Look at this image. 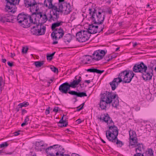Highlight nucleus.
Instances as JSON below:
<instances>
[{
  "instance_id": "1",
  "label": "nucleus",
  "mask_w": 156,
  "mask_h": 156,
  "mask_svg": "<svg viewBox=\"0 0 156 156\" xmlns=\"http://www.w3.org/2000/svg\"><path fill=\"white\" fill-rule=\"evenodd\" d=\"M98 119L105 122L108 125V129L106 131V136L108 140L112 143H115L117 146L121 147L124 144L123 143L119 140L117 137L119 133L118 128L114 125L112 121L108 114H101Z\"/></svg>"
},
{
  "instance_id": "2",
  "label": "nucleus",
  "mask_w": 156,
  "mask_h": 156,
  "mask_svg": "<svg viewBox=\"0 0 156 156\" xmlns=\"http://www.w3.org/2000/svg\"><path fill=\"white\" fill-rule=\"evenodd\" d=\"M30 20L32 24H36L31 28V33L36 35H43L45 34L46 27L43 25L48 20V13L46 15L42 12H34L31 15Z\"/></svg>"
},
{
  "instance_id": "3",
  "label": "nucleus",
  "mask_w": 156,
  "mask_h": 156,
  "mask_svg": "<svg viewBox=\"0 0 156 156\" xmlns=\"http://www.w3.org/2000/svg\"><path fill=\"white\" fill-rule=\"evenodd\" d=\"M89 13L91 16L90 18L92 19V22L93 23L89 25L87 31L89 34L90 35V34L96 33V30L97 27L94 24H101L104 20L105 15L93 7L89 9Z\"/></svg>"
},
{
  "instance_id": "4",
  "label": "nucleus",
  "mask_w": 156,
  "mask_h": 156,
  "mask_svg": "<svg viewBox=\"0 0 156 156\" xmlns=\"http://www.w3.org/2000/svg\"><path fill=\"white\" fill-rule=\"evenodd\" d=\"M112 104V107L117 108L119 105V100L117 94L106 91L101 95L99 106L102 110H106L108 104Z\"/></svg>"
},
{
  "instance_id": "5",
  "label": "nucleus",
  "mask_w": 156,
  "mask_h": 156,
  "mask_svg": "<svg viewBox=\"0 0 156 156\" xmlns=\"http://www.w3.org/2000/svg\"><path fill=\"white\" fill-rule=\"evenodd\" d=\"M69 86V83L67 82L64 83L61 85L58 88L59 91L62 94H67L68 93L72 95H76L77 97H82L87 96V95L85 92H77L73 90H71Z\"/></svg>"
},
{
  "instance_id": "6",
  "label": "nucleus",
  "mask_w": 156,
  "mask_h": 156,
  "mask_svg": "<svg viewBox=\"0 0 156 156\" xmlns=\"http://www.w3.org/2000/svg\"><path fill=\"white\" fill-rule=\"evenodd\" d=\"M31 15H28L24 14L23 12L19 14L17 16L18 22L25 27H29L30 24H32V20H30Z\"/></svg>"
},
{
  "instance_id": "7",
  "label": "nucleus",
  "mask_w": 156,
  "mask_h": 156,
  "mask_svg": "<svg viewBox=\"0 0 156 156\" xmlns=\"http://www.w3.org/2000/svg\"><path fill=\"white\" fill-rule=\"evenodd\" d=\"M65 32L61 27L53 30L51 34V37L53 41L52 44H58V41H57L62 38Z\"/></svg>"
},
{
  "instance_id": "8",
  "label": "nucleus",
  "mask_w": 156,
  "mask_h": 156,
  "mask_svg": "<svg viewBox=\"0 0 156 156\" xmlns=\"http://www.w3.org/2000/svg\"><path fill=\"white\" fill-rule=\"evenodd\" d=\"M134 75L133 71L129 70H126L120 73V76L122 78L123 82L125 83H130Z\"/></svg>"
},
{
  "instance_id": "9",
  "label": "nucleus",
  "mask_w": 156,
  "mask_h": 156,
  "mask_svg": "<svg viewBox=\"0 0 156 156\" xmlns=\"http://www.w3.org/2000/svg\"><path fill=\"white\" fill-rule=\"evenodd\" d=\"M90 36L87 31H80L76 34V39L79 42H83L87 41Z\"/></svg>"
},
{
  "instance_id": "10",
  "label": "nucleus",
  "mask_w": 156,
  "mask_h": 156,
  "mask_svg": "<svg viewBox=\"0 0 156 156\" xmlns=\"http://www.w3.org/2000/svg\"><path fill=\"white\" fill-rule=\"evenodd\" d=\"M153 64L151 63V64L148 66L147 70L142 73V77L144 80H150L152 79V76L153 75Z\"/></svg>"
},
{
  "instance_id": "11",
  "label": "nucleus",
  "mask_w": 156,
  "mask_h": 156,
  "mask_svg": "<svg viewBox=\"0 0 156 156\" xmlns=\"http://www.w3.org/2000/svg\"><path fill=\"white\" fill-rule=\"evenodd\" d=\"M7 4L5 7L6 9L9 10L11 12H16L17 7L16 5H18L20 0H6Z\"/></svg>"
},
{
  "instance_id": "12",
  "label": "nucleus",
  "mask_w": 156,
  "mask_h": 156,
  "mask_svg": "<svg viewBox=\"0 0 156 156\" xmlns=\"http://www.w3.org/2000/svg\"><path fill=\"white\" fill-rule=\"evenodd\" d=\"M31 1L30 0L26 1L25 2V6L27 8L30 7V9L31 11H32V10L33 11H37L39 9V5H43V4L42 3H38L37 4L36 2L35 1V0H32Z\"/></svg>"
},
{
  "instance_id": "13",
  "label": "nucleus",
  "mask_w": 156,
  "mask_h": 156,
  "mask_svg": "<svg viewBox=\"0 0 156 156\" xmlns=\"http://www.w3.org/2000/svg\"><path fill=\"white\" fill-rule=\"evenodd\" d=\"M107 52V50L100 49L95 51L92 55V59L97 61L102 59Z\"/></svg>"
},
{
  "instance_id": "14",
  "label": "nucleus",
  "mask_w": 156,
  "mask_h": 156,
  "mask_svg": "<svg viewBox=\"0 0 156 156\" xmlns=\"http://www.w3.org/2000/svg\"><path fill=\"white\" fill-rule=\"evenodd\" d=\"M147 67L143 62L140 64L135 65L133 67V71L135 73H143L147 69Z\"/></svg>"
},
{
  "instance_id": "15",
  "label": "nucleus",
  "mask_w": 156,
  "mask_h": 156,
  "mask_svg": "<svg viewBox=\"0 0 156 156\" xmlns=\"http://www.w3.org/2000/svg\"><path fill=\"white\" fill-rule=\"evenodd\" d=\"M61 5V12L63 13L65 15H68L71 12L72 8L69 3H63Z\"/></svg>"
},
{
  "instance_id": "16",
  "label": "nucleus",
  "mask_w": 156,
  "mask_h": 156,
  "mask_svg": "<svg viewBox=\"0 0 156 156\" xmlns=\"http://www.w3.org/2000/svg\"><path fill=\"white\" fill-rule=\"evenodd\" d=\"M122 82H123L122 78L120 76V73H119L118 77L114 78L113 81L110 83L112 90H115L118 86L119 83Z\"/></svg>"
},
{
  "instance_id": "17",
  "label": "nucleus",
  "mask_w": 156,
  "mask_h": 156,
  "mask_svg": "<svg viewBox=\"0 0 156 156\" xmlns=\"http://www.w3.org/2000/svg\"><path fill=\"white\" fill-rule=\"evenodd\" d=\"M12 16L9 14L0 15V22L3 23L12 22Z\"/></svg>"
},
{
  "instance_id": "18",
  "label": "nucleus",
  "mask_w": 156,
  "mask_h": 156,
  "mask_svg": "<svg viewBox=\"0 0 156 156\" xmlns=\"http://www.w3.org/2000/svg\"><path fill=\"white\" fill-rule=\"evenodd\" d=\"M48 16L49 21L51 22L52 20L55 21L58 20L59 17V15L57 12L53 13L50 11L48 13Z\"/></svg>"
},
{
  "instance_id": "19",
  "label": "nucleus",
  "mask_w": 156,
  "mask_h": 156,
  "mask_svg": "<svg viewBox=\"0 0 156 156\" xmlns=\"http://www.w3.org/2000/svg\"><path fill=\"white\" fill-rule=\"evenodd\" d=\"M92 58L93 57L91 56L85 55L83 57V60L82 61L83 63H84L85 64H89L90 63L91 59H92Z\"/></svg>"
},
{
  "instance_id": "20",
  "label": "nucleus",
  "mask_w": 156,
  "mask_h": 156,
  "mask_svg": "<svg viewBox=\"0 0 156 156\" xmlns=\"http://www.w3.org/2000/svg\"><path fill=\"white\" fill-rule=\"evenodd\" d=\"M76 77V76L75 77V80H73V82H71L70 83H69V86L70 88V87L75 88L79 84L80 80H77V78Z\"/></svg>"
},
{
  "instance_id": "21",
  "label": "nucleus",
  "mask_w": 156,
  "mask_h": 156,
  "mask_svg": "<svg viewBox=\"0 0 156 156\" xmlns=\"http://www.w3.org/2000/svg\"><path fill=\"white\" fill-rule=\"evenodd\" d=\"M63 23V22L60 21L52 23L51 26L52 30L53 31L56 29H58L59 28H58L57 27L62 25Z\"/></svg>"
},
{
  "instance_id": "22",
  "label": "nucleus",
  "mask_w": 156,
  "mask_h": 156,
  "mask_svg": "<svg viewBox=\"0 0 156 156\" xmlns=\"http://www.w3.org/2000/svg\"><path fill=\"white\" fill-rule=\"evenodd\" d=\"M135 147H137L135 149V151L136 153L141 152L142 150L144 149V145L142 143H137L135 145Z\"/></svg>"
},
{
  "instance_id": "23",
  "label": "nucleus",
  "mask_w": 156,
  "mask_h": 156,
  "mask_svg": "<svg viewBox=\"0 0 156 156\" xmlns=\"http://www.w3.org/2000/svg\"><path fill=\"white\" fill-rule=\"evenodd\" d=\"M61 5L60 4H58V8L56 6H55L52 5V7L50 8V9H52V11L51 12H61Z\"/></svg>"
},
{
  "instance_id": "24",
  "label": "nucleus",
  "mask_w": 156,
  "mask_h": 156,
  "mask_svg": "<svg viewBox=\"0 0 156 156\" xmlns=\"http://www.w3.org/2000/svg\"><path fill=\"white\" fill-rule=\"evenodd\" d=\"M138 143L137 138H129V145L130 146L135 145Z\"/></svg>"
},
{
  "instance_id": "25",
  "label": "nucleus",
  "mask_w": 156,
  "mask_h": 156,
  "mask_svg": "<svg viewBox=\"0 0 156 156\" xmlns=\"http://www.w3.org/2000/svg\"><path fill=\"white\" fill-rule=\"evenodd\" d=\"M53 0H44V5L46 7H48L49 9L52 7Z\"/></svg>"
},
{
  "instance_id": "26",
  "label": "nucleus",
  "mask_w": 156,
  "mask_h": 156,
  "mask_svg": "<svg viewBox=\"0 0 156 156\" xmlns=\"http://www.w3.org/2000/svg\"><path fill=\"white\" fill-rule=\"evenodd\" d=\"M153 153L154 151L151 148H148L146 151V154H147V156H154Z\"/></svg>"
},
{
  "instance_id": "27",
  "label": "nucleus",
  "mask_w": 156,
  "mask_h": 156,
  "mask_svg": "<svg viewBox=\"0 0 156 156\" xmlns=\"http://www.w3.org/2000/svg\"><path fill=\"white\" fill-rule=\"evenodd\" d=\"M44 61H38L35 62H34L35 65L37 67H41L42 65H43L44 64Z\"/></svg>"
},
{
  "instance_id": "28",
  "label": "nucleus",
  "mask_w": 156,
  "mask_h": 156,
  "mask_svg": "<svg viewBox=\"0 0 156 156\" xmlns=\"http://www.w3.org/2000/svg\"><path fill=\"white\" fill-rule=\"evenodd\" d=\"M64 152H62L61 151H58L56 153V156H70L68 154H64Z\"/></svg>"
},
{
  "instance_id": "29",
  "label": "nucleus",
  "mask_w": 156,
  "mask_h": 156,
  "mask_svg": "<svg viewBox=\"0 0 156 156\" xmlns=\"http://www.w3.org/2000/svg\"><path fill=\"white\" fill-rule=\"evenodd\" d=\"M129 138H137L136 133L134 131L130 130L129 132Z\"/></svg>"
},
{
  "instance_id": "30",
  "label": "nucleus",
  "mask_w": 156,
  "mask_h": 156,
  "mask_svg": "<svg viewBox=\"0 0 156 156\" xmlns=\"http://www.w3.org/2000/svg\"><path fill=\"white\" fill-rule=\"evenodd\" d=\"M29 105V104L27 102H24L22 103L19 104L18 106L21 108L23 107H26Z\"/></svg>"
},
{
  "instance_id": "31",
  "label": "nucleus",
  "mask_w": 156,
  "mask_h": 156,
  "mask_svg": "<svg viewBox=\"0 0 156 156\" xmlns=\"http://www.w3.org/2000/svg\"><path fill=\"white\" fill-rule=\"evenodd\" d=\"M97 28H96V33H100L102 31L103 29H104V26H103V27H101L100 28H99V27L97 25H96Z\"/></svg>"
},
{
  "instance_id": "32",
  "label": "nucleus",
  "mask_w": 156,
  "mask_h": 156,
  "mask_svg": "<svg viewBox=\"0 0 156 156\" xmlns=\"http://www.w3.org/2000/svg\"><path fill=\"white\" fill-rule=\"evenodd\" d=\"M113 58L112 56L110 55H109L106 56L105 58V60L107 61L106 62L109 61Z\"/></svg>"
},
{
  "instance_id": "33",
  "label": "nucleus",
  "mask_w": 156,
  "mask_h": 156,
  "mask_svg": "<svg viewBox=\"0 0 156 156\" xmlns=\"http://www.w3.org/2000/svg\"><path fill=\"white\" fill-rule=\"evenodd\" d=\"M70 35L69 34H68L64 36V40L65 42H66L67 41L69 43L70 42V39H68L67 38L68 37H70Z\"/></svg>"
},
{
  "instance_id": "34",
  "label": "nucleus",
  "mask_w": 156,
  "mask_h": 156,
  "mask_svg": "<svg viewBox=\"0 0 156 156\" xmlns=\"http://www.w3.org/2000/svg\"><path fill=\"white\" fill-rule=\"evenodd\" d=\"M58 126L59 127H66L68 125V122H66L65 123H60V121L58 123Z\"/></svg>"
},
{
  "instance_id": "35",
  "label": "nucleus",
  "mask_w": 156,
  "mask_h": 156,
  "mask_svg": "<svg viewBox=\"0 0 156 156\" xmlns=\"http://www.w3.org/2000/svg\"><path fill=\"white\" fill-rule=\"evenodd\" d=\"M56 146H58V145H54L52 146H50V147H48V148H46V151L47 152V154H50L48 152V151L50 150H51L52 148H53V147H55Z\"/></svg>"
},
{
  "instance_id": "36",
  "label": "nucleus",
  "mask_w": 156,
  "mask_h": 156,
  "mask_svg": "<svg viewBox=\"0 0 156 156\" xmlns=\"http://www.w3.org/2000/svg\"><path fill=\"white\" fill-rule=\"evenodd\" d=\"M84 105V103H83L81 104L80 105L77 107L76 111L77 112L80 111L81 110H82L83 108V107Z\"/></svg>"
},
{
  "instance_id": "37",
  "label": "nucleus",
  "mask_w": 156,
  "mask_h": 156,
  "mask_svg": "<svg viewBox=\"0 0 156 156\" xmlns=\"http://www.w3.org/2000/svg\"><path fill=\"white\" fill-rule=\"evenodd\" d=\"M51 70L55 73H58V69L56 67H54V66H52L51 67Z\"/></svg>"
},
{
  "instance_id": "38",
  "label": "nucleus",
  "mask_w": 156,
  "mask_h": 156,
  "mask_svg": "<svg viewBox=\"0 0 156 156\" xmlns=\"http://www.w3.org/2000/svg\"><path fill=\"white\" fill-rule=\"evenodd\" d=\"M8 144L6 142H5L1 144L0 147L1 148L7 147L8 146Z\"/></svg>"
},
{
  "instance_id": "39",
  "label": "nucleus",
  "mask_w": 156,
  "mask_h": 156,
  "mask_svg": "<svg viewBox=\"0 0 156 156\" xmlns=\"http://www.w3.org/2000/svg\"><path fill=\"white\" fill-rule=\"evenodd\" d=\"M28 49V48L27 47L25 48L24 47H23L22 50V52L24 54H26L27 53Z\"/></svg>"
},
{
  "instance_id": "40",
  "label": "nucleus",
  "mask_w": 156,
  "mask_h": 156,
  "mask_svg": "<svg viewBox=\"0 0 156 156\" xmlns=\"http://www.w3.org/2000/svg\"><path fill=\"white\" fill-rule=\"evenodd\" d=\"M95 68H90L88 69L87 70V71L88 72H91V73H95L96 71Z\"/></svg>"
},
{
  "instance_id": "41",
  "label": "nucleus",
  "mask_w": 156,
  "mask_h": 156,
  "mask_svg": "<svg viewBox=\"0 0 156 156\" xmlns=\"http://www.w3.org/2000/svg\"><path fill=\"white\" fill-rule=\"evenodd\" d=\"M65 116V115H63L62 116V117L61 119L60 120V123H65L66 122H68L66 120V119L63 120V117Z\"/></svg>"
},
{
  "instance_id": "42",
  "label": "nucleus",
  "mask_w": 156,
  "mask_h": 156,
  "mask_svg": "<svg viewBox=\"0 0 156 156\" xmlns=\"http://www.w3.org/2000/svg\"><path fill=\"white\" fill-rule=\"evenodd\" d=\"M46 57L47 60H49V61H51L53 58V57L50 54H48L47 55Z\"/></svg>"
},
{
  "instance_id": "43",
  "label": "nucleus",
  "mask_w": 156,
  "mask_h": 156,
  "mask_svg": "<svg viewBox=\"0 0 156 156\" xmlns=\"http://www.w3.org/2000/svg\"><path fill=\"white\" fill-rule=\"evenodd\" d=\"M95 70H96V71H95L96 73H98V74H101L103 73L104 71V70H100L99 69H96Z\"/></svg>"
},
{
  "instance_id": "44",
  "label": "nucleus",
  "mask_w": 156,
  "mask_h": 156,
  "mask_svg": "<svg viewBox=\"0 0 156 156\" xmlns=\"http://www.w3.org/2000/svg\"><path fill=\"white\" fill-rule=\"evenodd\" d=\"M29 116H27L26 117V118L25 119L24 121L23 122L24 123H26L27 125V122H28L29 120Z\"/></svg>"
},
{
  "instance_id": "45",
  "label": "nucleus",
  "mask_w": 156,
  "mask_h": 156,
  "mask_svg": "<svg viewBox=\"0 0 156 156\" xmlns=\"http://www.w3.org/2000/svg\"><path fill=\"white\" fill-rule=\"evenodd\" d=\"M50 107H48L46 110L45 113L46 115L50 113Z\"/></svg>"
},
{
  "instance_id": "46",
  "label": "nucleus",
  "mask_w": 156,
  "mask_h": 156,
  "mask_svg": "<svg viewBox=\"0 0 156 156\" xmlns=\"http://www.w3.org/2000/svg\"><path fill=\"white\" fill-rule=\"evenodd\" d=\"M58 108H59L58 107H55L53 109V111L55 112H57L58 111Z\"/></svg>"
},
{
  "instance_id": "47",
  "label": "nucleus",
  "mask_w": 156,
  "mask_h": 156,
  "mask_svg": "<svg viewBox=\"0 0 156 156\" xmlns=\"http://www.w3.org/2000/svg\"><path fill=\"white\" fill-rule=\"evenodd\" d=\"M8 65L10 67H12L13 66V62H7Z\"/></svg>"
},
{
  "instance_id": "48",
  "label": "nucleus",
  "mask_w": 156,
  "mask_h": 156,
  "mask_svg": "<svg viewBox=\"0 0 156 156\" xmlns=\"http://www.w3.org/2000/svg\"><path fill=\"white\" fill-rule=\"evenodd\" d=\"M83 121H82L81 119H78L77 120H76V122L78 124H79L81 123Z\"/></svg>"
},
{
  "instance_id": "49",
  "label": "nucleus",
  "mask_w": 156,
  "mask_h": 156,
  "mask_svg": "<svg viewBox=\"0 0 156 156\" xmlns=\"http://www.w3.org/2000/svg\"><path fill=\"white\" fill-rule=\"evenodd\" d=\"M20 131H19L16 132H14V136H18L20 134L19 132H20Z\"/></svg>"
},
{
  "instance_id": "50",
  "label": "nucleus",
  "mask_w": 156,
  "mask_h": 156,
  "mask_svg": "<svg viewBox=\"0 0 156 156\" xmlns=\"http://www.w3.org/2000/svg\"><path fill=\"white\" fill-rule=\"evenodd\" d=\"M58 147V146H55V147H53V148H52V149L53 150H55V149L56 150H55V151H57V152L58 151V150L59 149H58H58H57V148Z\"/></svg>"
},
{
  "instance_id": "51",
  "label": "nucleus",
  "mask_w": 156,
  "mask_h": 156,
  "mask_svg": "<svg viewBox=\"0 0 156 156\" xmlns=\"http://www.w3.org/2000/svg\"><path fill=\"white\" fill-rule=\"evenodd\" d=\"M58 1H59V3L58 4H61L62 3H65V2H64V0H58Z\"/></svg>"
},
{
  "instance_id": "52",
  "label": "nucleus",
  "mask_w": 156,
  "mask_h": 156,
  "mask_svg": "<svg viewBox=\"0 0 156 156\" xmlns=\"http://www.w3.org/2000/svg\"><path fill=\"white\" fill-rule=\"evenodd\" d=\"M22 114L23 115L24 113L27 112V111L25 109H23L22 111Z\"/></svg>"
},
{
  "instance_id": "53",
  "label": "nucleus",
  "mask_w": 156,
  "mask_h": 156,
  "mask_svg": "<svg viewBox=\"0 0 156 156\" xmlns=\"http://www.w3.org/2000/svg\"><path fill=\"white\" fill-rule=\"evenodd\" d=\"M74 96H74L73 97V99H74L75 100V101H74V102H75L78 101V100L77 99V98H76L77 97H78L76 95H74Z\"/></svg>"
},
{
  "instance_id": "54",
  "label": "nucleus",
  "mask_w": 156,
  "mask_h": 156,
  "mask_svg": "<svg viewBox=\"0 0 156 156\" xmlns=\"http://www.w3.org/2000/svg\"><path fill=\"white\" fill-rule=\"evenodd\" d=\"M2 80H3L2 77V76H0V86H1V85H2L1 83L2 81Z\"/></svg>"
},
{
  "instance_id": "55",
  "label": "nucleus",
  "mask_w": 156,
  "mask_h": 156,
  "mask_svg": "<svg viewBox=\"0 0 156 156\" xmlns=\"http://www.w3.org/2000/svg\"><path fill=\"white\" fill-rule=\"evenodd\" d=\"M84 82H85L87 83L88 84H89L90 82V80H86Z\"/></svg>"
},
{
  "instance_id": "56",
  "label": "nucleus",
  "mask_w": 156,
  "mask_h": 156,
  "mask_svg": "<svg viewBox=\"0 0 156 156\" xmlns=\"http://www.w3.org/2000/svg\"><path fill=\"white\" fill-rule=\"evenodd\" d=\"M138 44L136 42H135L133 43V47H136L137 45H138Z\"/></svg>"
},
{
  "instance_id": "57",
  "label": "nucleus",
  "mask_w": 156,
  "mask_h": 156,
  "mask_svg": "<svg viewBox=\"0 0 156 156\" xmlns=\"http://www.w3.org/2000/svg\"><path fill=\"white\" fill-rule=\"evenodd\" d=\"M11 57H13L15 55L14 53H11Z\"/></svg>"
},
{
  "instance_id": "58",
  "label": "nucleus",
  "mask_w": 156,
  "mask_h": 156,
  "mask_svg": "<svg viewBox=\"0 0 156 156\" xmlns=\"http://www.w3.org/2000/svg\"><path fill=\"white\" fill-rule=\"evenodd\" d=\"M20 107L19 106V107H17L16 108V111L17 112H19V111H20Z\"/></svg>"
},
{
  "instance_id": "59",
  "label": "nucleus",
  "mask_w": 156,
  "mask_h": 156,
  "mask_svg": "<svg viewBox=\"0 0 156 156\" xmlns=\"http://www.w3.org/2000/svg\"><path fill=\"white\" fill-rule=\"evenodd\" d=\"M26 125H27V124H26V123H24V122H23L22 124H21V126H22V127H23L24 126Z\"/></svg>"
},
{
  "instance_id": "60",
  "label": "nucleus",
  "mask_w": 156,
  "mask_h": 156,
  "mask_svg": "<svg viewBox=\"0 0 156 156\" xmlns=\"http://www.w3.org/2000/svg\"><path fill=\"white\" fill-rule=\"evenodd\" d=\"M6 61V59H2V62L3 63L5 62Z\"/></svg>"
},
{
  "instance_id": "61",
  "label": "nucleus",
  "mask_w": 156,
  "mask_h": 156,
  "mask_svg": "<svg viewBox=\"0 0 156 156\" xmlns=\"http://www.w3.org/2000/svg\"><path fill=\"white\" fill-rule=\"evenodd\" d=\"M81 76H79L78 79L77 80H80L79 81V83L81 81Z\"/></svg>"
},
{
  "instance_id": "62",
  "label": "nucleus",
  "mask_w": 156,
  "mask_h": 156,
  "mask_svg": "<svg viewBox=\"0 0 156 156\" xmlns=\"http://www.w3.org/2000/svg\"><path fill=\"white\" fill-rule=\"evenodd\" d=\"M49 154L51 156H55V154Z\"/></svg>"
},
{
  "instance_id": "63",
  "label": "nucleus",
  "mask_w": 156,
  "mask_h": 156,
  "mask_svg": "<svg viewBox=\"0 0 156 156\" xmlns=\"http://www.w3.org/2000/svg\"><path fill=\"white\" fill-rule=\"evenodd\" d=\"M101 140L102 141V142H103L104 143H106V142L104 140H103L102 139H101Z\"/></svg>"
},
{
  "instance_id": "64",
  "label": "nucleus",
  "mask_w": 156,
  "mask_h": 156,
  "mask_svg": "<svg viewBox=\"0 0 156 156\" xmlns=\"http://www.w3.org/2000/svg\"><path fill=\"white\" fill-rule=\"evenodd\" d=\"M55 53V52H54L50 55L53 57Z\"/></svg>"
}]
</instances>
